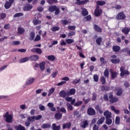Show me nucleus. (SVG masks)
Returning a JSON list of instances; mask_svg holds the SVG:
<instances>
[{
  "instance_id": "obj_24",
  "label": "nucleus",
  "mask_w": 130,
  "mask_h": 130,
  "mask_svg": "<svg viewBox=\"0 0 130 130\" xmlns=\"http://www.w3.org/2000/svg\"><path fill=\"white\" fill-rule=\"evenodd\" d=\"M105 120V118L104 117H102L97 122L98 124H102Z\"/></svg>"
},
{
  "instance_id": "obj_1",
  "label": "nucleus",
  "mask_w": 130,
  "mask_h": 130,
  "mask_svg": "<svg viewBox=\"0 0 130 130\" xmlns=\"http://www.w3.org/2000/svg\"><path fill=\"white\" fill-rule=\"evenodd\" d=\"M109 98L110 103L112 104L115 103V102H117V101H118V98L113 96L112 93H110L109 94Z\"/></svg>"
},
{
  "instance_id": "obj_10",
  "label": "nucleus",
  "mask_w": 130,
  "mask_h": 130,
  "mask_svg": "<svg viewBox=\"0 0 130 130\" xmlns=\"http://www.w3.org/2000/svg\"><path fill=\"white\" fill-rule=\"evenodd\" d=\"M31 52H37L38 54H41L42 53V50H41V49L38 48H35L31 49Z\"/></svg>"
},
{
  "instance_id": "obj_46",
  "label": "nucleus",
  "mask_w": 130,
  "mask_h": 130,
  "mask_svg": "<svg viewBox=\"0 0 130 130\" xmlns=\"http://www.w3.org/2000/svg\"><path fill=\"white\" fill-rule=\"evenodd\" d=\"M81 82V79H75L73 80L72 82L73 84H75V85H77V84H78V83H80Z\"/></svg>"
},
{
  "instance_id": "obj_7",
  "label": "nucleus",
  "mask_w": 130,
  "mask_h": 130,
  "mask_svg": "<svg viewBox=\"0 0 130 130\" xmlns=\"http://www.w3.org/2000/svg\"><path fill=\"white\" fill-rule=\"evenodd\" d=\"M87 114L88 115H95V114H96V112L94 109L89 108L87 110Z\"/></svg>"
},
{
  "instance_id": "obj_9",
  "label": "nucleus",
  "mask_w": 130,
  "mask_h": 130,
  "mask_svg": "<svg viewBox=\"0 0 130 130\" xmlns=\"http://www.w3.org/2000/svg\"><path fill=\"white\" fill-rule=\"evenodd\" d=\"M120 75L121 77L124 76V75H128V71L124 70V67H121L120 68Z\"/></svg>"
},
{
  "instance_id": "obj_61",
  "label": "nucleus",
  "mask_w": 130,
  "mask_h": 130,
  "mask_svg": "<svg viewBox=\"0 0 130 130\" xmlns=\"http://www.w3.org/2000/svg\"><path fill=\"white\" fill-rule=\"evenodd\" d=\"M12 45H19L20 44V42L19 41H13L12 43Z\"/></svg>"
},
{
  "instance_id": "obj_42",
  "label": "nucleus",
  "mask_w": 130,
  "mask_h": 130,
  "mask_svg": "<svg viewBox=\"0 0 130 130\" xmlns=\"http://www.w3.org/2000/svg\"><path fill=\"white\" fill-rule=\"evenodd\" d=\"M51 125L49 124H43L42 126L43 128H49Z\"/></svg>"
},
{
  "instance_id": "obj_56",
  "label": "nucleus",
  "mask_w": 130,
  "mask_h": 130,
  "mask_svg": "<svg viewBox=\"0 0 130 130\" xmlns=\"http://www.w3.org/2000/svg\"><path fill=\"white\" fill-rule=\"evenodd\" d=\"M27 119L31 122V121H34L35 120V116L29 117Z\"/></svg>"
},
{
  "instance_id": "obj_4",
  "label": "nucleus",
  "mask_w": 130,
  "mask_h": 130,
  "mask_svg": "<svg viewBox=\"0 0 130 130\" xmlns=\"http://www.w3.org/2000/svg\"><path fill=\"white\" fill-rule=\"evenodd\" d=\"M102 14V9L99 8V6H98L94 11V15L96 17H99Z\"/></svg>"
},
{
  "instance_id": "obj_47",
  "label": "nucleus",
  "mask_w": 130,
  "mask_h": 130,
  "mask_svg": "<svg viewBox=\"0 0 130 130\" xmlns=\"http://www.w3.org/2000/svg\"><path fill=\"white\" fill-rule=\"evenodd\" d=\"M76 35V32L75 31H70L69 34H68V37H71L72 36H74V35Z\"/></svg>"
},
{
  "instance_id": "obj_55",
  "label": "nucleus",
  "mask_w": 130,
  "mask_h": 130,
  "mask_svg": "<svg viewBox=\"0 0 130 130\" xmlns=\"http://www.w3.org/2000/svg\"><path fill=\"white\" fill-rule=\"evenodd\" d=\"M48 3L51 5L53 3H57V0H48Z\"/></svg>"
},
{
  "instance_id": "obj_2",
  "label": "nucleus",
  "mask_w": 130,
  "mask_h": 130,
  "mask_svg": "<svg viewBox=\"0 0 130 130\" xmlns=\"http://www.w3.org/2000/svg\"><path fill=\"white\" fill-rule=\"evenodd\" d=\"M4 117L6 118L7 122L11 123L13 121V116L11 114H9V112H7L6 114L4 115Z\"/></svg>"
},
{
  "instance_id": "obj_12",
  "label": "nucleus",
  "mask_w": 130,
  "mask_h": 130,
  "mask_svg": "<svg viewBox=\"0 0 130 130\" xmlns=\"http://www.w3.org/2000/svg\"><path fill=\"white\" fill-rule=\"evenodd\" d=\"M88 124H89V123L88 122V121L84 120L80 124V126L83 128H86V127H87V125H88Z\"/></svg>"
},
{
  "instance_id": "obj_11",
  "label": "nucleus",
  "mask_w": 130,
  "mask_h": 130,
  "mask_svg": "<svg viewBox=\"0 0 130 130\" xmlns=\"http://www.w3.org/2000/svg\"><path fill=\"white\" fill-rule=\"evenodd\" d=\"M25 32V29L22 27H18L17 28V34L22 35Z\"/></svg>"
},
{
  "instance_id": "obj_19",
  "label": "nucleus",
  "mask_w": 130,
  "mask_h": 130,
  "mask_svg": "<svg viewBox=\"0 0 130 130\" xmlns=\"http://www.w3.org/2000/svg\"><path fill=\"white\" fill-rule=\"evenodd\" d=\"M29 59H30V57H25L23 58H22L21 59L19 60V62L20 63H23L24 62H26V61H28V60H29Z\"/></svg>"
},
{
  "instance_id": "obj_60",
  "label": "nucleus",
  "mask_w": 130,
  "mask_h": 130,
  "mask_svg": "<svg viewBox=\"0 0 130 130\" xmlns=\"http://www.w3.org/2000/svg\"><path fill=\"white\" fill-rule=\"evenodd\" d=\"M100 60L101 61L102 63H103V64L106 63V61H105V59H104V58L103 57H101Z\"/></svg>"
},
{
  "instance_id": "obj_28",
  "label": "nucleus",
  "mask_w": 130,
  "mask_h": 130,
  "mask_svg": "<svg viewBox=\"0 0 130 130\" xmlns=\"http://www.w3.org/2000/svg\"><path fill=\"white\" fill-rule=\"evenodd\" d=\"M52 128L53 130H59L60 129V126H56V124L54 123L52 124Z\"/></svg>"
},
{
  "instance_id": "obj_54",
  "label": "nucleus",
  "mask_w": 130,
  "mask_h": 130,
  "mask_svg": "<svg viewBox=\"0 0 130 130\" xmlns=\"http://www.w3.org/2000/svg\"><path fill=\"white\" fill-rule=\"evenodd\" d=\"M39 108L41 111H44L45 110V107L42 105H39Z\"/></svg>"
},
{
  "instance_id": "obj_40",
  "label": "nucleus",
  "mask_w": 130,
  "mask_h": 130,
  "mask_svg": "<svg viewBox=\"0 0 130 130\" xmlns=\"http://www.w3.org/2000/svg\"><path fill=\"white\" fill-rule=\"evenodd\" d=\"M59 27H57V26H54V27H52L51 28V30L52 31H53V32H55L56 31H58V30H59Z\"/></svg>"
},
{
  "instance_id": "obj_53",
  "label": "nucleus",
  "mask_w": 130,
  "mask_h": 130,
  "mask_svg": "<svg viewBox=\"0 0 130 130\" xmlns=\"http://www.w3.org/2000/svg\"><path fill=\"white\" fill-rule=\"evenodd\" d=\"M121 94H122V89H120L117 92L116 95H117V96H120L121 95Z\"/></svg>"
},
{
  "instance_id": "obj_41",
  "label": "nucleus",
  "mask_w": 130,
  "mask_h": 130,
  "mask_svg": "<svg viewBox=\"0 0 130 130\" xmlns=\"http://www.w3.org/2000/svg\"><path fill=\"white\" fill-rule=\"evenodd\" d=\"M22 16H24L23 13H16L14 15V18H18V17H22Z\"/></svg>"
},
{
  "instance_id": "obj_35",
  "label": "nucleus",
  "mask_w": 130,
  "mask_h": 130,
  "mask_svg": "<svg viewBox=\"0 0 130 130\" xmlns=\"http://www.w3.org/2000/svg\"><path fill=\"white\" fill-rule=\"evenodd\" d=\"M94 28L95 31H97L98 32H102V29L101 28H100V27L98 26V25H95L94 26Z\"/></svg>"
},
{
  "instance_id": "obj_44",
  "label": "nucleus",
  "mask_w": 130,
  "mask_h": 130,
  "mask_svg": "<svg viewBox=\"0 0 130 130\" xmlns=\"http://www.w3.org/2000/svg\"><path fill=\"white\" fill-rule=\"evenodd\" d=\"M120 60L119 59H111V62L113 63H118L119 62Z\"/></svg>"
},
{
  "instance_id": "obj_22",
  "label": "nucleus",
  "mask_w": 130,
  "mask_h": 130,
  "mask_svg": "<svg viewBox=\"0 0 130 130\" xmlns=\"http://www.w3.org/2000/svg\"><path fill=\"white\" fill-rule=\"evenodd\" d=\"M55 117L56 119H60L62 117V114L61 113H57L55 114Z\"/></svg>"
},
{
  "instance_id": "obj_43",
  "label": "nucleus",
  "mask_w": 130,
  "mask_h": 130,
  "mask_svg": "<svg viewBox=\"0 0 130 130\" xmlns=\"http://www.w3.org/2000/svg\"><path fill=\"white\" fill-rule=\"evenodd\" d=\"M96 4L98 6H104V5H105V2H104V1H98Z\"/></svg>"
},
{
  "instance_id": "obj_21",
  "label": "nucleus",
  "mask_w": 130,
  "mask_h": 130,
  "mask_svg": "<svg viewBox=\"0 0 130 130\" xmlns=\"http://www.w3.org/2000/svg\"><path fill=\"white\" fill-rule=\"evenodd\" d=\"M71 126L72 123H71V122L63 124L62 128H63V129H64V128H70V127H71Z\"/></svg>"
},
{
  "instance_id": "obj_37",
  "label": "nucleus",
  "mask_w": 130,
  "mask_h": 130,
  "mask_svg": "<svg viewBox=\"0 0 130 130\" xmlns=\"http://www.w3.org/2000/svg\"><path fill=\"white\" fill-rule=\"evenodd\" d=\"M33 23L34 25H39V24H41V21L37 19H35L33 20Z\"/></svg>"
},
{
  "instance_id": "obj_6",
  "label": "nucleus",
  "mask_w": 130,
  "mask_h": 130,
  "mask_svg": "<svg viewBox=\"0 0 130 130\" xmlns=\"http://www.w3.org/2000/svg\"><path fill=\"white\" fill-rule=\"evenodd\" d=\"M70 93L66 92L64 90H62L59 92L60 97H62V98H64L66 96H69Z\"/></svg>"
},
{
  "instance_id": "obj_39",
  "label": "nucleus",
  "mask_w": 130,
  "mask_h": 130,
  "mask_svg": "<svg viewBox=\"0 0 130 130\" xmlns=\"http://www.w3.org/2000/svg\"><path fill=\"white\" fill-rule=\"evenodd\" d=\"M54 91H55V89H54V88H52L50 89L49 90L48 96H50V95H51V94H52V93H53Z\"/></svg>"
},
{
  "instance_id": "obj_15",
  "label": "nucleus",
  "mask_w": 130,
  "mask_h": 130,
  "mask_svg": "<svg viewBox=\"0 0 130 130\" xmlns=\"http://www.w3.org/2000/svg\"><path fill=\"white\" fill-rule=\"evenodd\" d=\"M129 31H130V28L128 27H124L122 29V33H124L125 35H127V34L129 33Z\"/></svg>"
},
{
  "instance_id": "obj_16",
  "label": "nucleus",
  "mask_w": 130,
  "mask_h": 130,
  "mask_svg": "<svg viewBox=\"0 0 130 130\" xmlns=\"http://www.w3.org/2000/svg\"><path fill=\"white\" fill-rule=\"evenodd\" d=\"M81 14L82 16H87L89 14V12H88V11H87V9H86V8H81Z\"/></svg>"
},
{
  "instance_id": "obj_29",
  "label": "nucleus",
  "mask_w": 130,
  "mask_h": 130,
  "mask_svg": "<svg viewBox=\"0 0 130 130\" xmlns=\"http://www.w3.org/2000/svg\"><path fill=\"white\" fill-rule=\"evenodd\" d=\"M96 43L98 45H101V43H102V38H98L96 39Z\"/></svg>"
},
{
  "instance_id": "obj_33",
  "label": "nucleus",
  "mask_w": 130,
  "mask_h": 130,
  "mask_svg": "<svg viewBox=\"0 0 130 130\" xmlns=\"http://www.w3.org/2000/svg\"><path fill=\"white\" fill-rule=\"evenodd\" d=\"M35 38V32H30L29 35V40H33Z\"/></svg>"
},
{
  "instance_id": "obj_31",
  "label": "nucleus",
  "mask_w": 130,
  "mask_h": 130,
  "mask_svg": "<svg viewBox=\"0 0 130 130\" xmlns=\"http://www.w3.org/2000/svg\"><path fill=\"white\" fill-rule=\"evenodd\" d=\"M113 50L115 52H118V51L120 50V47L118 46H114L113 47Z\"/></svg>"
},
{
  "instance_id": "obj_57",
  "label": "nucleus",
  "mask_w": 130,
  "mask_h": 130,
  "mask_svg": "<svg viewBox=\"0 0 130 130\" xmlns=\"http://www.w3.org/2000/svg\"><path fill=\"white\" fill-rule=\"evenodd\" d=\"M82 104H83V102L79 101L78 103H76L74 104V106H80V105H82Z\"/></svg>"
},
{
  "instance_id": "obj_62",
  "label": "nucleus",
  "mask_w": 130,
  "mask_h": 130,
  "mask_svg": "<svg viewBox=\"0 0 130 130\" xmlns=\"http://www.w3.org/2000/svg\"><path fill=\"white\" fill-rule=\"evenodd\" d=\"M40 39H41V37H40V36L38 35L36 37V38L35 39V41H39V40H40Z\"/></svg>"
},
{
  "instance_id": "obj_58",
  "label": "nucleus",
  "mask_w": 130,
  "mask_h": 130,
  "mask_svg": "<svg viewBox=\"0 0 130 130\" xmlns=\"http://www.w3.org/2000/svg\"><path fill=\"white\" fill-rule=\"evenodd\" d=\"M47 106L50 108H52V107H54V104H53L52 103H48L47 104Z\"/></svg>"
},
{
  "instance_id": "obj_45",
  "label": "nucleus",
  "mask_w": 130,
  "mask_h": 130,
  "mask_svg": "<svg viewBox=\"0 0 130 130\" xmlns=\"http://www.w3.org/2000/svg\"><path fill=\"white\" fill-rule=\"evenodd\" d=\"M91 19V16L88 15L84 18V21H90Z\"/></svg>"
},
{
  "instance_id": "obj_26",
  "label": "nucleus",
  "mask_w": 130,
  "mask_h": 130,
  "mask_svg": "<svg viewBox=\"0 0 130 130\" xmlns=\"http://www.w3.org/2000/svg\"><path fill=\"white\" fill-rule=\"evenodd\" d=\"M66 42L68 44H72V43H74V42H75V40L72 39H66Z\"/></svg>"
},
{
  "instance_id": "obj_48",
  "label": "nucleus",
  "mask_w": 130,
  "mask_h": 130,
  "mask_svg": "<svg viewBox=\"0 0 130 130\" xmlns=\"http://www.w3.org/2000/svg\"><path fill=\"white\" fill-rule=\"evenodd\" d=\"M120 122V118H119V117H116V120H115L116 124H119Z\"/></svg>"
},
{
  "instance_id": "obj_17",
  "label": "nucleus",
  "mask_w": 130,
  "mask_h": 130,
  "mask_svg": "<svg viewBox=\"0 0 130 130\" xmlns=\"http://www.w3.org/2000/svg\"><path fill=\"white\" fill-rule=\"evenodd\" d=\"M39 67L41 70L44 71V70H45V62L43 61L40 63Z\"/></svg>"
},
{
  "instance_id": "obj_49",
  "label": "nucleus",
  "mask_w": 130,
  "mask_h": 130,
  "mask_svg": "<svg viewBox=\"0 0 130 130\" xmlns=\"http://www.w3.org/2000/svg\"><path fill=\"white\" fill-rule=\"evenodd\" d=\"M67 106L68 109H69V110H73V107L72 106L71 104H70L69 103H67Z\"/></svg>"
},
{
  "instance_id": "obj_52",
  "label": "nucleus",
  "mask_w": 130,
  "mask_h": 130,
  "mask_svg": "<svg viewBox=\"0 0 130 130\" xmlns=\"http://www.w3.org/2000/svg\"><path fill=\"white\" fill-rule=\"evenodd\" d=\"M99 79V77L98 75H93V79H94V82H98Z\"/></svg>"
},
{
  "instance_id": "obj_51",
  "label": "nucleus",
  "mask_w": 130,
  "mask_h": 130,
  "mask_svg": "<svg viewBox=\"0 0 130 130\" xmlns=\"http://www.w3.org/2000/svg\"><path fill=\"white\" fill-rule=\"evenodd\" d=\"M101 82H102L103 84H105V83H106V79H105V77H102L101 78Z\"/></svg>"
},
{
  "instance_id": "obj_5",
  "label": "nucleus",
  "mask_w": 130,
  "mask_h": 130,
  "mask_svg": "<svg viewBox=\"0 0 130 130\" xmlns=\"http://www.w3.org/2000/svg\"><path fill=\"white\" fill-rule=\"evenodd\" d=\"M116 19L117 20H124L125 19V15L123 12H120L117 16Z\"/></svg>"
},
{
  "instance_id": "obj_64",
  "label": "nucleus",
  "mask_w": 130,
  "mask_h": 130,
  "mask_svg": "<svg viewBox=\"0 0 130 130\" xmlns=\"http://www.w3.org/2000/svg\"><path fill=\"white\" fill-rule=\"evenodd\" d=\"M59 110L61 112H62V113H67V110L64 108H61Z\"/></svg>"
},
{
  "instance_id": "obj_13",
  "label": "nucleus",
  "mask_w": 130,
  "mask_h": 130,
  "mask_svg": "<svg viewBox=\"0 0 130 130\" xmlns=\"http://www.w3.org/2000/svg\"><path fill=\"white\" fill-rule=\"evenodd\" d=\"M30 59L32 61H36V60H38V59H39V56L37 55H31L30 57Z\"/></svg>"
},
{
  "instance_id": "obj_27",
  "label": "nucleus",
  "mask_w": 130,
  "mask_h": 130,
  "mask_svg": "<svg viewBox=\"0 0 130 130\" xmlns=\"http://www.w3.org/2000/svg\"><path fill=\"white\" fill-rule=\"evenodd\" d=\"M15 129H17V130H25V127H24V126H22L21 125H19L18 126H15Z\"/></svg>"
},
{
  "instance_id": "obj_14",
  "label": "nucleus",
  "mask_w": 130,
  "mask_h": 130,
  "mask_svg": "<svg viewBox=\"0 0 130 130\" xmlns=\"http://www.w3.org/2000/svg\"><path fill=\"white\" fill-rule=\"evenodd\" d=\"M32 8H33V7L31 5H30L29 4L26 5L23 7V11H26V12H28V11H30V10H31Z\"/></svg>"
},
{
  "instance_id": "obj_30",
  "label": "nucleus",
  "mask_w": 130,
  "mask_h": 130,
  "mask_svg": "<svg viewBox=\"0 0 130 130\" xmlns=\"http://www.w3.org/2000/svg\"><path fill=\"white\" fill-rule=\"evenodd\" d=\"M67 92L69 93V95H74V94L76 93V89L74 88H72L70 89L69 91H68Z\"/></svg>"
},
{
  "instance_id": "obj_25",
  "label": "nucleus",
  "mask_w": 130,
  "mask_h": 130,
  "mask_svg": "<svg viewBox=\"0 0 130 130\" xmlns=\"http://www.w3.org/2000/svg\"><path fill=\"white\" fill-rule=\"evenodd\" d=\"M111 77L112 78V79H115V78H116L117 76V73L111 70Z\"/></svg>"
},
{
  "instance_id": "obj_23",
  "label": "nucleus",
  "mask_w": 130,
  "mask_h": 130,
  "mask_svg": "<svg viewBox=\"0 0 130 130\" xmlns=\"http://www.w3.org/2000/svg\"><path fill=\"white\" fill-rule=\"evenodd\" d=\"M12 3H10V2L7 1L5 4V9H10V8H11V6H12Z\"/></svg>"
},
{
  "instance_id": "obj_20",
  "label": "nucleus",
  "mask_w": 130,
  "mask_h": 130,
  "mask_svg": "<svg viewBox=\"0 0 130 130\" xmlns=\"http://www.w3.org/2000/svg\"><path fill=\"white\" fill-rule=\"evenodd\" d=\"M46 58H48L49 60H51V61H53L55 59V56L53 55H51L49 56H46Z\"/></svg>"
},
{
  "instance_id": "obj_63",
  "label": "nucleus",
  "mask_w": 130,
  "mask_h": 130,
  "mask_svg": "<svg viewBox=\"0 0 130 130\" xmlns=\"http://www.w3.org/2000/svg\"><path fill=\"white\" fill-rule=\"evenodd\" d=\"M31 123V122L27 119L25 121V125L26 126H29Z\"/></svg>"
},
{
  "instance_id": "obj_32",
  "label": "nucleus",
  "mask_w": 130,
  "mask_h": 130,
  "mask_svg": "<svg viewBox=\"0 0 130 130\" xmlns=\"http://www.w3.org/2000/svg\"><path fill=\"white\" fill-rule=\"evenodd\" d=\"M111 109L113 110V111H114L116 114H118V113H119V110H116L115 107L113 106H111Z\"/></svg>"
},
{
  "instance_id": "obj_36",
  "label": "nucleus",
  "mask_w": 130,
  "mask_h": 130,
  "mask_svg": "<svg viewBox=\"0 0 130 130\" xmlns=\"http://www.w3.org/2000/svg\"><path fill=\"white\" fill-rule=\"evenodd\" d=\"M56 6H51L49 8V12H54L55 10H56Z\"/></svg>"
},
{
  "instance_id": "obj_50",
  "label": "nucleus",
  "mask_w": 130,
  "mask_h": 130,
  "mask_svg": "<svg viewBox=\"0 0 130 130\" xmlns=\"http://www.w3.org/2000/svg\"><path fill=\"white\" fill-rule=\"evenodd\" d=\"M60 45H61V46H64V45H67V42H66L64 40H62L60 42Z\"/></svg>"
},
{
  "instance_id": "obj_34",
  "label": "nucleus",
  "mask_w": 130,
  "mask_h": 130,
  "mask_svg": "<svg viewBox=\"0 0 130 130\" xmlns=\"http://www.w3.org/2000/svg\"><path fill=\"white\" fill-rule=\"evenodd\" d=\"M106 119V124L110 125V124L112 123V119H111L110 118H107Z\"/></svg>"
},
{
  "instance_id": "obj_3",
  "label": "nucleus",
  "mask_w": 130,
  "mask_h": 130,
  "mask_svg": "<svg viewBox=\"0 0 130 130\" xmlns=\"http://www.w3.org/2000/svg\"><path fill=\"white\" fill-rule=\"evenodd\" d=\"M34 81H35V78L33 77H29L27 78L25 82V85L29 86L30 85H31V84H33L34 83Z\"/></svg>"
},
{
  "instance_id": "obj_18",
  "label": "nucleus",
  "mask_w": 130,
  "mask_h": 130,
  "mask_svg": "<svg viewBox=\"0 0 130 130\" xmlns=\"http://www.w3.org/2000/svg\"><path fill=\"white\" fill-rule=\"evenodd\" d=\"M104 116H106V118H109L111 117V113L108 111H106L104 113Z\"/></svg>"
},
{
  "instance_id": "obj_8",
  "label": "nucleus",
  "mask_w": 130,
  "mask_h": 130,
  "mask_svg": "<svg viewBox=\"0 0 130 130\" xmlns=\"http://www.w3.org/2000/svg\"><path fill=\"white\" fill-rule=\"evenodd\" d=\"M87 3H89V0H76V4L78 5L79 6L81 5H84V4H87Z\"/></svg>"
},
{
  "instance_id": "obj_59",
  "label": "nucleus",
  "mask_w": 130,
  "mask_h": 130,
  "mask_svg": "<svg viewBox=\"0 0 130 130\" xmlns=\"http://www.w3.org/2000/svg\"><path fill=\"white\" fill-rule=\"evenodd\" d=\"M61 22L63 25H67L69 23V21H68V20H62Z\"/></svg>"
},
{
  "instance_id": "obj_38",
  "label": "nucleus",
  "mask_w": 130,
  "mask_h": 130,
  "mask_svg": "<svg viewBox=\"0 0 130 130\" xmlns=\"http://www.w3.org/2000/svg\"><path fill=\"white\" fill-rule=\"evenodd\" d=\"M104 75L106 78H108V77H109V72H108V69H107L105 70L104 72Z\"/></svg>"
}]
</instances>
